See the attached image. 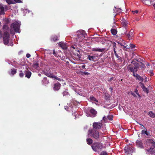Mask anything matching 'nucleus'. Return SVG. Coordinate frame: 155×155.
Masks as SVG:
<instances>
[{"mask_svg":"<svg viewBox=\"0 0 155 155\" xmlns=\"http://www.w3.org/2000/svg\"><path fill=\"white\" fill-rule=\"evenodd\" d=\"M5 25H7L9 23V20L8 19L5 18L4 19Z\"/></svg>","mask_w":155,"mask_h":155,"instance_id":"40","label":"nucleus"},{"mask_svg":"<svg viewBox=\"0 0 155 155\" xmlns=\"http://www.w3.org/2000/svg\"><path fill=\"white\" fill-rule=\"evenodd\" d=\"M102 123L94 122L93 124V127L94 129H90L88 131V134L89 136H99L104 134L102 133H99L96 130L100 129L102 126Z\"/></svg>","mask_w":155,"mask_h":155,"instance_id":"1","label":"nucleus"},{"mask_svg":"<svg viewBox=\"0 0 155 155\" xmlns=\"http://www.w3.org/2000/svg\"><path fill=\"white\" fill-rule=\"evenodd\" d=\"M133 30H131L129 32L128 34L127 35V37L129 39H130L133 36Z\"/></svg>","mask_w":155,"mask_h":155,"instance_id":"18","label":"nucleus"},{"mask_svg":"<svg viewBox=\"0 0 155 155\" xmlns=\"http://www.w3.org/2000/svg\"><path fill=\"white\" fill-rule=\"evenodd\" d=\"M19 75L20 77H22L24 76V74L23 73L21 72L19 73Z\"/></svg>","mask_w":155,"mask_h":155,"instance_id":"48","label":"nucleus"},{"mask_svg":"<svg viewBox=\"0 0 155 155\" xmlns=\"http://www.w3.org/2000/svg\"><path fill=\"white\" fill-rule=\"evenodd\" d=\"M85 67V65L84 64L81 67L82 68H84Z\"/></svg>","mask_w":155,"mask_h":155,"instance_id":"59","label":"nucleus"},{"mask_svg":"<svg viewBox=\"0 0 155 155\" xmlns=\"http://www.w3.org/2000/svg\"><path fill=\"white\" fill-rule=\"evenodd\" d=\"M58 39V37L57 36L54 35L52 37L51 40L55 42L57 41Z\"/></svg>","mask_w":155,"mask_h":155,"instance_id":"23","label":"nucleus"},{"mask_svg":"<svg viewBox=\"0 0 155 155\" xmlns=\"http://www.w3.org/2000/svg\"><path fill=\"white\" fill-rule=\"evenodd\" d=\"M108 120H111L113 119V116L111 115H109L107 116Z\"/></svg>","mask_w":155,"mask_h":155,"instance_id":"36","label":"nucleus"},{"mask_svg":"<svg viewBox=\"0 0 155 155\" xmlns=\"http://www.w3.org/2000/svg\"><path fill=\"white\" fill-rule=\"evenodd\" d=\"M136 144L138 147L141 148L143 147V143L140 141L137 140L136 141Z\"/></svg>","mask_w":155,"mask_h":155,"instance_id":"21","label":"nucleus"},{"mask_svg":"<svg viewBox=\"0 0 155 155\" xmlns=\"http://www.w3.org/2000/svg\"><path fill=\"white\" fill-rule=\"evenodd\" d=\"M2 29L4 30L8 31L9 30V28L7 25H3Z\"/></svg>","mask_w":155,"mask_h":155,"instance_id":"28","label":"nucleus"},{"mask_svg":"<svg viewBox=\"0 0 155 155\" xmlns=\"http://www.w3.org/2000/svg\"><path fill=\"white\" fill-rule=\"evenodd\" d=\"M105 49L103 48H92V51H94L103 52L104 51Z\"/></svg>","mask_w":155,"mask_h":155,"instance_id":"10","label":"nucleus"},{"mask_svg":"<svg viewBox=\"0 0 155 155\" xmlns=\"http://www.w3.org/2000/svg\"><path fill=\"white\" fill-rule=\"evenodd\" d=\"M113 50L114 52V54L116 56V57L117 58H118L119 57V56H118V54H117L116 53V51L115 49L117 48V46H116V44L115 43H114L113 44Z\"/></svg>","mask_w":155,"mask_h":155,"instance_id":"16","label":"nucleus"},{"mask_svg":"<svg viewBox=\"0 0 155 155\" xmlns=\"http://www.w3.org/2000/svg\"><path fill=\"white\" fill-rule=\"evenodd\" d=\"M135 92L136 93V94H137V93H138V90H137V89H136L135 91Z\"/></svg>","mask_w":155,"mask_h":155,"instance_id":"60","label":"nucleus"},{"mask_svg":"<svg viewBox=\"0 0 155 155\" xmlns=\"http://www.w3.org/2000/svg\"><path fill=\"white\" fill-rule=\"evenodd\" d=\"M139 84L140 86L142 88H143V87H145L144 84L140 82L139 83Z\"/></svg>","mask_w":155,"mask_h":155,"instance_id":"45","label":"nucleus"},{"mask_svg":"<svg viewBox=\"0 0 155 155\" xmlns=\"http://www.w3.org/2000/svg\"><path fill=\"white\" fill-rule=\"evenodd\" d=\"M153 2V0L152 1V0H143V3L144 4L148 5H150L152 4V2Z\"/></svg>","mask_w":155,"mask_h":155,"instance_id":"13","label":"nucleus"},{"mask_svg":"<svg viewBox=\"0 0 155 155\" xmlns=\"http://www.w3.org/2000/svg\"><path fill=\"white\" fill-rule=\"evenodd\" d=\"M64 109L67 111H68V107H67V106H65L64 107Z\"/></svg>","mask_w":155,"mask_h":155,"instance_id":"57","label":"nucleus"},{"mask_svg":"<svg viewBox=\"0 0 155 155\" xmlns=\"http://www.w3.org/2000/svg\"><path fill=\"white\" fill-rule=\"evenodd\" d=\"M25 77L28 78H29L31 75V72L29 71L28 69H27L25 71Z\"/></svg>","mask_w":155,"mask_h":155,"instance_id":"9","label":"nucleus"},{"mask_svg":"<svg viewBox=\"0 0 155 155\" xmlns=\"http://www.w3.org/2000/svg\"><path fill=\"white\" fill-rule=\"evenodd\" d=\"M61 85V84L59 82L55 83L54 84V90L55 91L58 90L60 88Z\"/></svg>","mask_w":155,"mask_h":155,"instance_id":"11","label":"nucleus"},{"mask_svg":"<svg viewBox=\"0 0 155 155\" xmlns=\"http://www.w3.org/2000/svg\"><path fill=\"white\" fill-rule=\"evenodd\" d=\"M32 66L35 68H38L39 67V64L37 62H34Z\"/></svg>","mask_w":155,"mask_h":155,"instance_id":"33","label":"nucleus"},{"mask_svg":"<svg viewBox=\"0 0 155 155\" xmlns=\"http://www.w3.org/2000/svg\"><path fill=\"white\" fill-rule=\"evenodd\" d=\"M123 49L124 50H125V49H129L130 48L129 47V46H128L127 43H124V44L123 45Z\"/></svg>","mask_w":155,"mask_h":155,"instance_id":"27","label":"nucleus"},{"mask_svg":"<svg viewBox=\"0 0 155 155\" xmlns=\"http://www.w3.org/2000/svg\"><path fill=\"white\" fill-rule=\"evenodd\" d=\"M129 46L132 48H134L135 47V46L134 45L131 44H130Z\"/></svg>","mask_w":155,"mask_h":155,"instance_id":"47","label":"nucleus"},{"mask_svg":"<svg viewBox=\"0 0 155 155\" xmlns=\"http://www.w3.org/2000/svg\"><path fill=\"white\" fill-rule=\"evenodd\" d=\"M124 151L125 153L127 155L131 154L135 152V150L133 147L130 145H127L124 148Z\"/></svg>","mask_w":155,"mask_h":155,"instance_id":"5","label":"nucleus"},{"mask_svg":"<svg viewBox=\"0 0 155 155\" xmlns=\"http://www.w3.org/2000/svg\"><path fill=\"white\" fill-rule=\"evenodd\" d=\"M154 149L150 148L149 149L147 150V151L151 155H155V150H153Z\"/></svg>","mask_w":155,"mask_h":155,"instance_id":"12","label":"nucleus"},{"mask_svg":"<svg viewBox=\"0 0 155 155\" xmlns=\"http://www.w3.org/2000/svg\"><path fill=\"white\" fill-rule=\"evenodd\" d=\"M131 94L132 95L134 96H136L135 94V93H134L131 92Z\"/></svg>","mask_w":155,"mask_h":155,"instance_id":"61","label":"nucleus"},{"mask_svg":"<svg viewBox=\"0 0 155 155\" xmlns=\"http://www.w3.org/2000/svg\"><path fill=\"white\" fill-rule=\"evenodd\" d=\"M114 12L117 14L118 13L121 12L122 10L120 8H117L115 7H114Z\"/></svg>","mask_w":155,"mask_h":155,"instance_id":"20","label":"nucleus"},{"mask_svg":"<svg viewBox=\"0 0 155 155\" xmlns=\"http://www.w3.org/2000/svg\"><path fill=\"white\" fill-rule=\"evenodd\" d=\"M81 74L82 75H88L90 74V73L88 72H82Z\"/></svg>","mask_w":155,"mask_h":155,"instance_id":"44","label":"nucleus"},{"mask_svg":"<svg viewBox=\"0 0 155 155\" xmlns=\"http://www.w3.org/2000/svg\"><path fill=\"white\" fill-rule=\"evenodd\" d=\"M6 1L9 5L14 4L12 0H6Z\"/></svg>","mask_w":155,"mask_h":155,"instance_id":"39","label":"nucleus"},{"mask_svg":"<svg viewBox=\"0 0 155 155\" xmlns=\"http://www.w3.org/2000/svg\"><path fill=\"white\" fill-rule=\"evenodd\" d=\"M94 138L95 139H97L99 137V136H93Z\"/></svg>","mask_w":155,"mask_h":155,"instance_id":"56","label":"nucleus"},{"mask_svg":"<svg viewBox=\"0 0 155 155\" xmlns=\"http://www.w3.org/2000/svg\"><path fill=\"white\" fill-rule=\"evenodd\" d=\"M132 12L134 14H137L138 13V11L135 10V11H133Z\"/></svg>","mask_w":155,"mask_h":155,"instance_id":"50","label":"nucleus"},{"mask_svg":"<svg viewBox=\"0 0 155 155\" xmlns=\"http://www.w3.org/2000/svg\"><path fill=\"white\" fill-rule=\"evenodd\" d=\"M138 64L139 65V67H140L141 68H144L145 67L144 64L142 62H140V64L138 63Z\"/></svg>","mask_w":155,"mask_h":155,"instance_id":"42","label":"nucleus"},{"mask_svg":"<svg viewBox=\"0 0 155 155\" xmlns=\"http://www.w3.org/2000/svg\"><path fill=\"white\" fill-rule=\"evenodd\" d=\"M150 76H152L153 75L154 73L152 71H150Z\"/></svg>","mask_w":155,"mask_h":155,"instance_id":"54","label":"nucleus"},{"mask_svg":"<svg viewBox=\"0 0 155 155\" xmlns=\"http://www.w3.org/2000/svg\"><path fill=\"white\" fill-rule=\"evenodd\" d=\"M113 79V78H109V79H108V81H112Z\"/></svg>","mask_w":155,"mask_h":155,"instance_id":"55","label":"nucleus"},{"mask_svg":"<svg viewBox=\"0 0 155 155\" xmlns=\"http://www.w3.org/2000/svg\"><path fill=\"white\" fill-rule=\"evenodd\" d=\"M10 35L9 33L7 31H5L3 33V39L4 44L6 45H8L9 41Z\"/></svg>","mask_w":155,"mask_h":155,"instance_id":"6","label":"nucleus"},{"mask_svg":"<svg viewBox=\"0 0 155 155\" xmlns=\"http://www.w3.org/2000/svg\"><path fill=\"white\" fill-rule=\"evenodd\" d=\"M110 89L111 91H112L113 89H112V88L111 87H110Z\"/></svg>","mask_w":155,"mask_h":155,"instance_id":"64","label":"nucleus"},{"mask_svg":"<svg viewBox=\"0 0 155 155\" xmlns=\"http://www.w3.org/2000/svg\"><path fill=\"white\" fill-rule=\"evenodd\" d=\"M108 121V119L107 117L104 116L102 120H101V122L103 123H106Z\"/></svg>","mask_w":155,"mask_h":155,"instance_id":"25","label":"nucleus"},{"mask_svg":"<svg viewBox=\"0 0 155 155\" xmlns=\"http://www.w3.org/2000/svg\"><path fill=\"white\" fill-rule=\"evenodd\" d=\"M43 84L44 85H46L49 83V80H47V78L46 77L44 78L42 81Z\"/></svg>","mask_w":155,"mask_h":155,"instance_id":"17","label":"nucleus"},{"mask_svg":"<svg viewBox=\"0 0 155 155\" xmlns=\"http://www.w3.org/2000/svg\"><path fill=\"white\" fill-rule=\"evenodd\" d=\"M45 74L48 77H50V78H54V76L52 74L50 73H48V72H45Z\"/></svg>","mask_w":155,"mask_h":155,"instance_id":"29","label":"nucleus"},{"mask_svg":"<svg viewBox=\"0 0 155 155\" xmlns=\"http://www.w3.org/2000/svg\"><path fill=\"white\" fill-rule=\"evenodd\" d=\"M58 45L64 50L66 49L67 48V46L64 43L60 42L58 44Z\"/></svg>","mask_w":155,"mask_h":155,"instance_id":"15","label":"nucleus"},{"mask_svg":"<svg viewBox=\"0 0 155 155\" xmlns=\"http://www.w3.org/2000/svg\"><path fill=\"white\" fill-rule=\"evenodd\" d=\"M3 37V34L2 31L0 30V39H1Z\"/></svg>","mask_w":155,"mask_h":155,"instance_id":"46","label":"nucleus"},{"mask_svg":"<svg viewBox=\"0 0 155 155\" xmlns=\"http://www.w3.org/2000/svg\"><path fill=\"white\" fill-rule=\"evenodd\" d=\"M147 146H150V148H154L155 147V142L152 139L147 140L146 142Z\"/></svg>","mask_w":155,"mask_h":155,"instance_id":"7","label":"nucleus"},{"mask_svg":"<svg viewBox=\"0 0 155 155\" xmlns=\"http://www.w3.org/2000/svg\"><path fill=\"white\" fill-rule=\"evenodd\" d=\"M5 14L4 7L2 4H0V15Z\"/></svg>","mask_w":155,"mask_h":155,"instance_id":"19","label":"nucleus"},{"mask_svg":"<svg viewBox=\"0 0 155 155\" xmlns=\"http://www.w3.org/2000/svg\"><path fill=\"white\" fill-rule=\"evenodd\" d=\"M77 36L78 38L83 37L85 34V31L83 30H79L77 31Z\"/></svg>","mask_w":155,"mask_h":155,"instance_id":"8","label":"nucleus"},{"mask_svg":"<svg viewBox=\"0 0 155 155\" xmlns=\"http://www.w3.org/2000/svg\"><path fill=\"white\" fill-rule=\"evenodd\" d=\"M67 91V90H66L62 93L63 96L67 95L68 92Z\"/></svg>","mask_w":155,"mask_h":155,"instance_id":"43","label":"nucleus"},{"mask_svg":"<svg viewBox=\"0 0 155 155\" xmlns=\"http://www.w3.org/2000/svg\"><path fill=\"white\" fill-rule=\"evenodd\" d=\"M71 48H73V49H75V47L74 46H72Z\"/></svg>","mask_w":155,"mask_h":155,"instance_id":"63","label":"nucleus"},{"mask_svg":"<svg viewBox=\"0 0 155 155\" xmlns=\"http://www.w3.org/2000/svg\"><path fill=\"white\" fill-rule=\"evenodd\" d=\"M122 24L125 27L127 24V23L126 20H124L122 21Z\"/></svg>","mask_w":155,"mask_h":155,"instance_id":"37","label":"nucleus"},{"mask_svg":"<svg viewBox=\"0 0 155 155\" xmlns=\"http://www.w3.org/2000/svg\"><path fill=\"white\" fill-rule=\"evenodd\" d=\"M95 58V56H93L90 55H88L87 57V59H88L90 61H94V59Z\"/></svg>","mask_w":155,"mask_h":155,"instance_id":"24","label":"nucleus"},{"mask_svg":"<svg viewBox=\"0 0 155 155\" xmlns=\"http://www.w3.org/2000/svg\"><path fill=\"white\" fill-rule=\"evenodd\" d=\"M90 99L91 101H95L97 102H98V101L93 96H91L90 97Z\"/></svg>","mask_w":155,"mask_h":155,"instance_id":"35","label":"nucleus"},{"mask_svg":"<svg viewBox=\"0 0 155 155\" xmlns=\"http://www.w3.org/2000/svg\"><path fill=\"white\" fill-rule=\"evenodd\" d=\"M20 24L17 22L12 23L11 25V29L10 30V33L12 34H14V32L19 33Z\"/></svg>","mask_w":155,"mask_h":155,"instance_id":"4","label":"nucleus"},{"mask_svg":"<svg viewBox=\"0 0 155 155\" xmlns=\"http://www.w3.org/2000/svg\"><path fill=\"white\" fill-rule=\"evenodd\" d=\"M111 32L112 34L114 35H116L117 33V31L116 30L114 29H112L111 30Z\"/></svg>","mask_w":155,"mask_h":155,"instance_id":"32","label":"nucleus"},{"mask_svg":"<svg viewBox=\"0 0 155 155\" xmlns=\"http://www.w3.org/2000/svg\"><path fill=\"white\" fill-rule=\"evenodd\" d=\"M133 76L134 77H136L137 79L141 81H142L143 80V79L142 78V77H141L137 74H135L134 73L133 74Z\"/></svg>","mask_w":155,"mask_h":155,"instance_id":"14","label":"nucleus"},{"mask_svg":"<svg viewBox=\"0 0 155 155\" xmlns=\"http://www.w3.org/2000/svg\"><path fill=\"white\" fill-rule=\"evenodd\" d=\"M77 56L79 58H81V56L80 54H77Z\"/></svg>","mask_w":155,"mask_h":155,"instance_id":"58","label":"nucleus"},{"mask_svg":"<svg viewBox=\"0 0 155 155\" xmlns=\"http://www.w3.org/2000/svg\"><path fill=\"white\" fill-rule=\"evenodd\" d=\"M131 63L134 66V67L132 65H129L127 67V69L129 71L132 72L133 74L137 71L139 68V65L134 61H132Z\"/></svg>","mask_w":155,"mask_h":155,"instance_id":"3","label":"nucleus"},{"mask_svg":"<svg viewBox=\"0 0 155 155\" xmlns=\"http://www.w3.org/2000/svg\"><path fill=\"white\" fill-rule=\"evenodd\" d=\"M4 7V10H7L8 9V7L7 5H5Z\"/></svg>","mask_w":155,"mask_h":155,"instance_id":"52","label":"nucleus"},{"mask_svg":"<svg viewBox=\"0 0 155 155\" xmlns=\"http://www.w3.org/2000/svg\"><path fill=\"white\" fill-rule=\"evenodd\" d=\"M17 72L16 69L15 68H13L11 69V74L12 75H14Z\"/></svg>","mask_w":155,"mask_h":155,"instance_id":"30","label":"nucleus"},{"mask_svg":"<svg viewBox=\"0 0 155 155\" xmlns=\"http://www.w3.org/2000/svg\"><path fill=\"white\" fill-rule=\"evenodd\" d=\"M87 142L88 144L91 145L92 144L93 140L91 139L88 138L87 139Z\"/></svg>","mask_w":155,"mask_h":155,"instance_id":"31","label":"nucleus"},{"mask_svg":"<svg viewBox=\"0 0 155 155\" xmlns=\"http://www.w3.org/2000/svg\"><path fill=\"white\" fill-rule=\"evenodd\" d=\"M148 115L152 118H154L155 117V114H154L152 111H150L149 112Z\"/></svg>","mask_w":155,"mask_h":155,"instance_id":"26","label":"nucleus"},{"mask_svg":"<svg viewBox=\"0 0 155 155\" xmlns=\"http://www.w3.org/2000/svg\"><path fill=\"white\" fill-rule=\"evenodd\" d=\"M31 56V55L29 54H27L26 55V57L27 58H29Z\"/></svg>","mask_w":155,"mask_h":155,"instance_id":"53","label":"nucleus"},{"mask_svg":"<svg viewBox=\"0 0 155 155\" xmlns=\"http://www.w3.org/2000/svg\"><path fill=\"white\" fill-rule=\"evenodd\" d=\"M141 134L142 135L146 134L147 135H148V132L147 130L146 129L142 130L141 131Z\"/></svg>","mask_w":155,"mask_h":155,"instance_id":"34","label":"nucleus"},{"mask_svg":"<svg viewBox=\"0 0 155 155\" xmlns=\"http://www.w3.org/2000/svg\"><path fill=\"white\" fill-rule=\"evenodd\" d=\"M93 150L95 152H99L103 149L105 148V146H104L102 143L95 142L91 146Z\"/></svg>","mask_w":155,"mask_h":155,"instance_id":"2","label":"nucleus"},{"mask_svg":"<svg viewBox=\"0 0 155 155\" xmlns=\"http://www.w3.org/2000/svg\"><path fill=\"white\" fill-rule=\"evenodd\" d=\"M56 53H55V51H54H54H53V54L54 55H55V54Z\"/></svg>","mask_w":155,"mask_h":155,"instance_id":"62","label":"nucleus"},{"mask_svg":"<svg viewBox=\"0 0 155 155\" xmlns=\"http://www.w3.org/2000/svg\"><path fill=\"white\" fill-rule=\"evenodd\" d=\"M142 89L143 90L147 93H148V90L145 86L143 87Z\"/></svg>","mask_w":155,"mask_h":155,"instance_id":"38","label":"nucleus"},{"mask_svg":"<svg viewBox=\"0 0 155 155\" xmlns=\"http://www.w3.org/2000/svg\"><path fill=\"white\" fill-rule=\"evenodd\" d=\"M100 155H108V154L106 152L102 151L101 152Z\"/></svg>","mask_w":155,"mask_h":155,"instance_id":"41","label":"nucleus"},{"mask_svg":"<svg viewBox=\"0 0 155 155\" xmlns=\"http://www.w3.org/2000/svg\"><path fill=\"white\" fill-rule=\"evenodd\" d=\"M16 3H21V0H14Z\"/></svg>","mask_w":155,"mask_h":155,"instance_id":"49","label":"nucleus"},{"mask_svg":"<svg viewBox=\"0 0 155 155\" xmlns=\"http://www.w3.org/2000/svg\"><path fill=\"white\" fill-rule=\"evenodd\" d=\"M139 124L141 126L140 128H141V129H143L144 128V126L143 125L140 123H139Z\"/></svg>","mask_w":155,"mask_h":155,"instance_id":"51","label":"nucleus"},{"mask_svg":"<svg viewBox=\"0 0 155 155\" xmlns=\"http://www.w3.org/2000/svg\"><path fill=\"white\" fill-rule=\"evenodd\" d=\"M90 112L92 114L94 115V117L97 114V112L94 109L92 108L90 110Z\"/></svg>","mask_w":155,"mask_h":155,"instance_id":"22","label":"nucleus"}]
</instances>
